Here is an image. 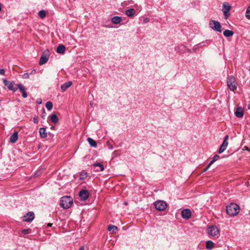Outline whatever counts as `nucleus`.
I'll return each instance as SVG.
<instances>
[{
	"label": "nucleus",
	"mask_w": 250,
	"mask_h": 250,
	"mask_svg": "<svg viewBox=\"0 0 250 250\" xmlns=\"http://www.w3.org/2000/svg\"><path fill=\"white\" fill-rule=\"evenodd\" d=\"M226 211L229 215L235 216L239 212L240 208L236 204L231 203L227 207Z\"/></svg>",
	"instance_id": "1"
},
{
	"label": "nucleus",
	"mask_w": 250,
	"mask_h": 250,
	"mask_svg": "<svg viewBox=\"0 0 250 250\" xmlns=\"http://www.w3.org/2000/svg\"><path fill=\"white\" fill-rule=\"evenodd\" d=\"M73 205V199L70 196H64L60 200V206L63 208H70Z\"/></svg>",
	"instance_id": "2"
},
{
	"label": "nucleus",
	"mask_w": 250,
	"mask_h": 250,
	"mask_svg": "<svg viewBox=\"0 0 250 250\" xmlns=\"http://www.w3.org/2000/svg\"><path fill=\"white\" fill-rule=\"evenodd\" d=\"M227 84L230 90L234 91L237 88V83L235 78L233 76L228 77Z\"/></svg>",
	"instance_id": "3"
},
{
	"label": "nucleus",
	"mask_w": 250,
	"mask_h": 250,
	"mask_svg": "<svg viewBox=\"0 0 250 250\" xmlns=\"http://www.w3.org/2000/svg\"><path fill=\"white\" fill-rule=\"evenodd\" d=\"M154 206L156 209L163 211L167 208V204L166 202L162 200H158L154 202Z\"/></svg>",
	"instance_id": "4"
},
{
	"label": "nucleus",
	"mask_w": 250,
	"mask_h": 250,
	"mask_svg": "<svg viewBox=\"0 0 250 250\" xmlns=\"http://www.w3.org/2000/svg\"><path fill=\"white\" fill-rule=\"evenodd\" d=\"M209 26L212 29L217 32H221L222 31L221 25L217 21L211 20L209 22Z\"/></svg>",
	"instance_id": "5"
},
{
	"label": "nucleus",
	"mask_w": 250,
	"mask_h": 250,
	"mask_svg": "<svg viewBox=\"0 0 250 250\" xmlns=\"http://www.w3.org/2000/svg\"><path fill=\"white\" fill-rule=\"evenodd\" d=\"M3 82L5 86H6L10 90H12L15 92L17 90L18 87L16 85H14L13 82H11L7 80L3 79H2Z\"/></svg>",
	"instance_id": "6"
},
{
	"label": "nucleus",
	"mask_w": 250,
	"mask_h": 250,
	"mask_svg": "<svg viewBox=\"0 0 250 250\" xmlns=\"http://www.w3.org/2000/svg\"><path fill=\"white\" fill-rule=\"evenodd\" d=\"M208 231V233L212 236H218L219 233V229L216 226L209 227Z\"/></svg>",
	"instance_id": "7"
},
{
	"label": "nucleus",
	"mask_w": 250,
	"mask_h": 250,
	"mask_svg": "<svg viewBox=\"0 0 250 250\" xmlns=\"http://www.w3.org/2000/svg\"><path fill=\"white\" fill-rule=\"evenodd\" d=\"M229 136L228 135H226L225 137V139L224 140V141L221 145L219 151V153H222L223 152H224L227 148L228 146V140H229Z\"/></svg>",
	"instance_id": "8"
},
{
	"label": "nucleus",
	"mask_w": 250,
	"mask_h": 250,
	"mask_svg": "<svg viewBox=\"0 0 250 250\" xmlns=\"http://www.w3.org/2000/svg\"><path fill=\"white\" fill-rule=\"evenodd\" d=\"M49 57L48 51H44L40 58L39 64L42 65L46 63L48 61Z\"/></svg>",
	"instance_id": "9"
},
{
	"label": "nucleus",
	"mask_w": 250,
	"mask_h": 250,
	"mask_svg": "<svg viewBox=\"0 0 250 250\" xmlns=\"http://www.w3.org/2000/svg\"><path fill=\"white\" fill-rule=\"evenodd\" d=\"M34 218V213L33 212L30 211L27 213L23 216L22 220L26 222H31Z\"/></svg>",
	"instance_id": "10"
},
{
	"label": "nucleus",
	"mask_w": 250,
	"mask_h": 250,
	"mask_svg": "<svg viewBox=\"0 0 250 250\" xmlns=\"http://www.w3.org/2000/svg\"><path fill=\"white\" fill-rule=\"evenodd\" d=\"M182 217L184 219H188L190 218L191 215V212L189 209H184L181 212Z\"/></svg>",
	"instance_id": "11"
},
{
	"label": "nucleus",
	"mask_w": 250,
	"mask_h": 250,
	"mask_svg": "<svg viewBox=\"0 0 250 250\" xmlns=\"http://www.w3.org/2000/svg\"><path fill=\"white\" fill-rule=\"evenodd\" d=\"M79 195L82 200H85L88 198L89 194L87 190H82L79 192Z\"/></svg>",
	"instance_id": "12"
},
{
	"label": "nucleus",
	"mask_w": 250,
	"mask_h": 250,
	"mask_svg": "<svg viewBox=\"0 0 250 250\" xmlns=\"http://www.w3.org/2000/svg\"><path fill=\"white\" fill-rule=\"evenodd\" d=\"M235 115L239 118H242L244 115V110L241 107H238L235 111Z\"/></svg>",
	"instance_id": "13"
},
{
	"label": "nucleus",
	"mask_w": 250,
	"mask_h": 250,
	"mask_svg": "<svg viewBox=\"0 0 250 250\" xmlns=\"http://www.w3.org/2000/svg\"><path fill=\"white\" fill-rule=\"evenodd\" d=\"M72 84V83L71 81L63 83L61 86V89L62 91H65L68 88H69Z\"/></svg>",
	"instance_id": "14"
},
{
	"label": "nucleus",
	"mask_w": 250,
	"mask_h": 250,
	"mask_svg": "<svg viewBox=\"0 0 250 250\" xmlns=\"http://www.w3.org/2000/svg\"><path fill=\"white\" fill-rule=\"evenodd\" d=\"M18 139V132H14L11 136L10 138V142L12 143H15L17 142Z\"/></svg>",
	"instance_id": "15"
},
{
	"label": "nucleus",
	"mask_w": 250,
	"mask_h": 250,
	"mask_svg": "<svg viewBox=\"0 0 250 250\" xmlns=\"http://www.w3.org/2000/svg\"><path fill=\"white\" fill-rule=\"evenodd\" d=\"M223 12L224 14V15L227 17V13L229 12V11L230 10L231 6L228 4H226L225 3L223 5Z\"/></svg>",
	"instance_id": "16"
},
{
	"label": "nucleus",
	"mask_w": 250,
	"mask_h": 250,
	"mask_svg": "<svg viewBox=\"0 0 250 250\" xmlns=\"http://www.w3.org/2000/svg\"><path fill=\"white\" fill-rule=\"evenodd\" d=\"M39 133L42 138H45L47 137V133L45 128L41 127L39 129Z\"/></svg>",
	"instance_id": "17"
},
{
	"label": "nucleus",
	"mask_w": 250,
	"mask_h": 250,
	"mask_svg": "<svg viewBox=\"0 0 250 250\" xmlns=\"http://www.w3.org/2000/svg\"><path fill=\"white\" fill-rule=\"evenodd\" d=\"M93 166L97 167L96 170L98 171H102L104 170V166L99 163H95L94 164Z\"/></svg>",
	"instance_id": "18"
},
{
	"label": "nucleus",
	"mask_w": 250,
	"mask_h": 250,
	"mask_svg": "<svg viewBox=\"0 0 250 250\" xmlns=\"http://www.w3.org/2000/svg\"><path fill=\"white\" fill-rule=\"evenodd\" d=\"M65 50V46L63 45H60L58 46L56 51L59 54H62L64 52Z\"/></svg>",
	"instance_id": "19"
},
{
	"label": "nucleus",
	"mask_w": 250,
	"mask_h": 250,
	"mask_svg": "<svg viewBox=\"0 0 250 250\" xmlns=\"http://www.w3.org/2000/svg\"><path fill=\"white\" fill-rule=\"evenodd\" d=\"M121 18L118 16L113 17L111 19V21L114 24H118L121 21Z\"/></svg>",
	"instance_id": "20"
},
{
	"label": "nucleus",
	"mask_w": 250,
	"mask_h": 250,
	"mask_svg": "<svg viewBox=\"0 0 250 250\" xmlns=\"http://www.w3.org/2000/svg\"><path fill=\"white\" fill-rule=\"evenodd\" d=\"M135 11L133 8H131L128 10H127L125 12V14L128 17H132L135 15Z\"/></svg>",
	"instance_id": "21"
},
{
	"label": "nucleus",
	"mask_w": 250,
	"mask_h": 250,
	"mask_svg": "<svg viewBox=\"0 0 250 250\" xmlns=\"http://www.w3.org/2000/svg\"><path fill=\"white\" fill-rule=\"evenodd\" d=\"M223 34L226 37H229L232 36L234 34V32L232 31L226 29L224 31Z\"/></svg>",
	"instance_id": "22"
},
{
	"label": "nucleus",
	"mask_w": 250,
	"mask_h": 250,
	"mask_svg": "<svg viewBox=\"0 0 250 250\" xmlns=\"http://www.w3.org/2000/svg\"><path fill=\"white\" fill-rule=\"evenodd\" d=\"M117 229H118L117 227L114 225H110L108 227V231H111L112 233H115V232L117 230Z\"/></svg>",
	"instance_id": "23"
},
{
	"label": "nucleus",
	"mask_w": 250,
	"mask_h": 250,
	"mask_svg": "<svg viewBox=\"0 0 250 250\" xmlns=\"http://www.w3.org/2000/svg\"><path fill=\"white\" fill-rule=\"evenodd\" d=\"M87 141L91 146L94 147L97 146L96 142L95 141H94L93 139H92V138H88Z\"/></svg>",
	"instance_id": "24"
},
{
	"label": "nucleus",
	"mask_w": 250,
	"mask_h": 250,
	"mask_svg": "<svg viewBox=\"0 0 250 250\" xmlns=\"http://www.w3.org/2000/svg\"><path fill=\"white\" fill-rule=\"evenodd\" d=\"M219 158H220V157L218 155H214V156L212 158V160L210 162V163H209V164L208 165V167H209L213 164V163H214L217 160H218L219 159Z\"/></svg>",
	"instance_id": "25"
},
{
	"label": "nucleus",
	"mask_w": 250,
	"mask_h": 250,
	"mask_svg": "<svg viewBox=\"0 0 250 250\" xmlns=\"http://www.w3.org/2000/svg\"><path fill=\"white\" fill-rule=\"evenodd\" d=\"M51 122L54 124H56L58 122L59 119L56 115H52L50 118Z\"/></svg>",
	"instance_id": "26"
},
{
	"label": "nucleus",
	"mask_w": 250,
	"mask_h": 250,
	"mask_svg": "<svg viewBox=\"0 0 250 250\" xmlns=\"http://www.w3.org/2000/svg\"><path fill=\"white\" fill-rule=\"evenodd\" d=\"M214 244L211 241H208L206 243V248L208 250H211L213 247Z\"/></svg>",
	"instance_id": "27"
},
{
	"label": "nucleus",
	"mask_w": 250,
	"mask_h": 250,
	"mask_svg": "<svg viewBox=\"0 0 250 250\" xmlns=\"http://www.w3.org/2000/svg\"><path fill=\"white\" fill-rule=\"evenodd\" d=\"M31 229H23L21 231V234L22 236L31 233Z\"/></svg>",
	"instance_id": "28"
},
{
	"label": "nucleus",
	"mask_w": 250,
	"mask_h": 250,
	"mask_svg": "<svg viewBox=\"0 0 250 250\" xmlns=\"http://www.w3.org/2000/svg\"><path fill=\"white\" fill-rule=\"evenodd\" d=\"M46 14V12L43 10L40 11L38 13L39 16L42 19H43L44 17H45Z\"/></svg>",
	"instance_id": "29"
},
{
	"label": "nucleus",
	"mask_w": 250,
	"mask_h": 250,
	"mask_svg": "<svg viewBox=\"0 0 250 250\" xmlns=\"http://www.w3.org/2000/svg\"><path fill=\"white\" fill-rule=\"evenodd\" d=\"M17 87L19 89L20 91L23 93L25 92V88L24 86L21 83H19L17 85Z\"/></svg>",
	"instance_id": "30"
},
{
	"label": "nucleus",
	"mask_w": 250,
	"mask_h": 250,
	"mask_svg": "<svg viewBox=\"0 0 250 250\" xmlns=\"http://www.w3.org/2000/svg\"><path fill=\"white\" fill-rule=\"evenodd\" d=\"M87 176V172L85 171L82 172L80 174V179L83 180L86 178Z\"/></svg>",
	"instance_id": "31"
},
{
	"label": "nucleus",
	"mask_w": 250,
	"mask_h": 250,
	"mask_svg": "<svg viewBox=\"0 0 250 250\" xmlns=\"http://www.w3.org/2000/svg\"><path fill=\"white\" fill-rule=\"evenodd\" d=\"M45 106L48 110H50L52 109L53 104L51 102H47L45 104Z\"/></svg>",
	"instance_id": "32"
},
{
	"label": "nucleus",
	"mask_w": 250,
	"mask_h": 250,
	"mask_svg": "<svg viewBox=\"0 0 250 250\" xmlns=\"http://www.w3.org/2000/svg\"><path fill=\"white\" fill-rule=\"evenodd\" d=\"M246 17L248 19L250 20V5L248 7L246 12Z\"/></svg>",
	"instance_id": "33"
},
{
	"label": "nucleus",
	"mask_w": 250,
	"mask_h": 250,
	"mask_svg": "<svg viewBox=\"0 0 250 250\" xmlns=\"http://www.w3.org/2000/svg\"><path fill=\"white\" fill-rule=\"evenodd\" d=\"M33 122L35 124H37L38 123V119L37 117H35L33 118Z\"/></svg>",
	"instance_id": "34"
},
{
	"label": "nucleus",
	"mask_w": 250,
	"mask_h": 250,
	"mask_svg": "<svg viewBox=\"0 0 250 250\" xmlns=\"http://www.w3.org/2000/svg\"><path fill=\"white\" fill-rule=\"evenodd\" d=\"M5 74V70L0 68V75H4Z\"/></svg>",
	"instance_id": "35"
},
{
	"label": "nucleus",
	"mask_w": 250,
	"mask_h": 250,
	"mask_svg": "<svg viewBox=\"0 0 250 250\" xmlns=\"http://www.w3.org/2000/svg\"><path fill=\"white\" fill-rule=\"evenodd\" d=\"M22 95L24 98H26L27 97V94L26 91L22 93Z\"/></svg>",
	"instance_id": "36"
},
{
	"label": "nucleus",
	"mask_w": 250,
	"mask_h": 250,
	"mask_svg": "<svg viewBox=\"0 0 250 250\" xmlns=\"http://www.w3.org/2000/svg\"><path fill=\"white\" fill-rule=\"evenodd\" d=\"M29 74L28 73H25L23 74V78L25 79L28 78Z\"/></svg>",
	"instance_id": "37"
},
{
	"label": "nucleus",
	"mask_w": 250,
	"mask_h": 250,
	"mask_svg": "<svg viewBox=\"0 0 250 250\" xmlns=\"http://www.w3.org/2000/svg\"><path fill=\"white\" fill-rule=\"evenodd\" d=\"M42 103V101L41 99H39L37 100V103H38V104H41Z\"/></svg>",
	"instance_id": "38"
},
{
	"label": "nucleus",
	"mask_w": 250,
	"mask_h": 250,
	"mask_svg": "<svg viewBox=\"0 0 250 250\" xmlns=\"http://www.w3.org/2000/svg\"><path fill=\"white\" fill-rule=\"evenodd\" d=\"M40 174H41V172H40V171H39L35 173V176H36V177H38V176H39Z\"/></svg>",
	"instance_id": "39"
},
{
	"label": "nucleus",
	"mask_w": 250,
	"mask_h": 250,
	"mask_svg": "<svg viewBox=\"0 0 250 250\" xmlns=\"http://www.w3.org/2000/svg\"><path fill=\"white\" fill-rule=\"evenodd\" d=\"M84 250V247L83 246H82L80 247L79 250Z\"/></svg>",
	"instance_id": "40"
},
{
	"label": "nucleus",
	"mask_w": 250,
	"mask_h": 250,
	"mask_svg": "<svg viewBox=\"0 0 250 250\" xmlns=\"http://www.w3.org/2000/svg\"><path fill=\"white\" fill-rule=\"evenodd\" d=\"M35 73H36V70H32L31 74H35Z\"/></svg>",
	"instance_id": "41"
},
{
	"label": "nucleus",
	"mask_w": 250,
	"mask_h": 250,
	"mask_svg": "<svg viewBox=\"0 0 250 250\" xmlns=\"http://www.w3.org/2000/svg\"><path fill=\"white\" fill-rule=\"evenodd\" d=\"M52 224H51V223H48V225H47V227H51V226H52Z\"/></svg>",
	"instance_id": "42"
},
{
	"label": "nucleus",
	"mask_w": 250,
	"mask_h": 250,
	"mask_svg": "<svg viewBox=\"0 0 250 250\" xmlns=\"http://www.w3.org/2000/svg\"><path fill=\"white\" fill-rule=\"evenodd\" d=\"M144 21H145V22H148L149 21V20H148V19L146 18V19H145Z\"/></svg>",
	"instance_id": "43"
},
{
	"label": "nucleus",
	"mask_w": 250,
	"mask_h": 250,
	"mask_svg": "<svg viewBox=\"0 0 250 250\" xmlns=\"http://www.w3.org/2000/svg\"><path fill=\"white\" fill-rule=\"evenodd\" d=\"M248 108L249 109H250V104H249L248 105Z\"/></svg>",
	"instance_id": "44"
},
{
	"label": "nucleus",
	"mask_w": 250,
	"mask_h": 250,
	"mask_svg": "<svg viewBox=\"0 0 250 250\" xmlns=\"http://www.w3.org/2000/svg\"><path fill=\"white\" fill-rule=\"evenodd\" d=\"M209 167H208V166L206 168V169H205V171H207Z\"/></svg>",
	"instance_id": "45"
}]
</instances>
